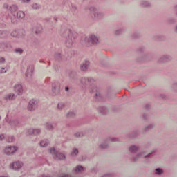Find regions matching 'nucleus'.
<instances>
[{"instance_id": "nucleus-1", "label": "nucleus", "mask_w": 177, "mask_h": 177, "mask_svg": "<svg viewBox=\"0 0 177 177\" xmlns=\"http://www.w3.org/2000/svg\"><path fill=\"white\" fill-rule=\"evenodd\" d=\"M158 150L157 149H153L150 153H149L147 155L143 156L145 154V152H139L136 156H133L132 158H130L131 162H138L139 161V159L145 158L146 162H150V160L153 158V157H156V153H157Z\"/></svg>"}, {"instance_id": "nucleus-2", "label": "nucleus", "mask_w": 177, "mask_h": 177, "mask_svg": "<svg viewBox=\"0 0 177 177\" xmlns=\"http://www.w3.org/2000/svg\"><path fill=\"white\" fill-rule=\"evenodd\" d=\"M61 37L65 38L66 46L67 48H71L73 45H74V41H75V35L73 34V31H71L69 28H65L61 32Z\"/></svg>"}, {"instance_id": "nucleus-3", "label": "nucleus", "mask_w": 177, "mask_h": 177, "mask_svg": "<svg viewBox=\"0 0 177 177\" xmlns=\"http://www.w3.org/2000/svg\"><path fill=\"white\" fill-rule=\"evenodd\" d=\"M90 92L91 93H94V96H93L94 102H96V103H100L102 102H104V97H103V95H102V93L100 92V88H99L97 86H93L90 90Z\"/></svg>"}, {"instance_id": "nucleus-4", "label": "nucleus", "mask_w": 177, "mask_h": 177, "mask_svg": "<svg viewBox=\"0 0 177 177\" xmlns=\"http://www.w3.org/2000/svg\"><path fill=\"white\" fill-rule=\"evenodd\" d=\"M119 139L117 138H107L103 140L102 142H100L98 145V149L99 150H101V151H103L104 150H107V148L109 147L110 143L111 142H118Z\"/></svg>"}, {"instance_id": "nucleus-5", "label": "nucleus", "mask_w": 177, "mask_h": 177, "mask_svg": "<svg viewBox=\"0 0 177 177\" xmlns=\"http://www.w3.org/2000/svg\"><path fill=\"white\" fill-rule=\"evenodd\" d=\"M151 59H153V56H151V54L147 53L138 57L136 61L137 63H140V64H142V63H147L150 62Z\"/></svg>"}, {"instance_id": "nucleus-6", "label": "nucleus", "mask_w": 177, "mask_h": 177, "mask_svg": "<svg viewBox=\"0 0 177 177\" xmlns=\"http://www.w3.org/2000/svg\"><path fill=\"white\" fill-rule=\"evenodd\" d=\"M61 84L59 82L54 81L51 84V94L53 96H57L60 94Z\"/></svg>"}, {"instance_id": "nucleus-7", "label": "nucleus", "mask_w": 177, "mask_h": 177, "mask_svg": "<svg viewBox=\"0 0 177 177\" xmlns=\"http://www.w3.org/2000/svg\"><path fill=\"white\" fill-rule=\"evenodd\" d=\"M88 10H90L92 17H95V19H102L104 17V12L102 11H97V9L95 7H89Z\"/></svg>"}, {"instance_id": "nucleus-8", "label": "nucleus", "mask_w": 177, "mask_h": 177, "mask_svg": "<svg viewBox=\"0 0 177 177\" xmlns=\"http://www.w3.org/2000/svg\"><path fill=\"white\" fill-rule=\"evenodd\" d=\"M50 153L53 156L55 160H66V155L58 152L57 151H56V149H55V148H51L50 150Z\"/></svg>"}, {"instance_id": "nucleus-9", "label": "nucleus", "mask_w": 177, "mask_h": 177, "mask_svg": "<svg viewBox=\"0 0 177 177\" xmlns=\"http://www.w3.org/2000/svg\"><path fill=\"white\" fill-rule=\"evenodd\" d=\"M173 59L174 58L170 55H163L158 59V63H159V64H165L172 62Z\"/></svg>"}, {"instance_id": "nucleus-10", "label": "nucleus", "mask_w": 177, "mask_h": 177, "mask_svg": "<svg viewBox=\"0 0 177 177\" xmlns=\"http://www.w3.org/2000/svg\"><path fill=\"white\" fill-rule=\"evenodd\" d=\"M34 73V66L30 65L27 68L26 73L25 74L26 81L31 82L32 81V73Z\"/></svg>"}, {"instance_id": "nucleus-11", "label": "nucleus", "mask_w": 177, "mask_h": 177, "mask_svg": "<svg viewBox=\"0 0 177 177\" xmlns=\"http://www.w3.org/2000/svg\"><path fill=\"white\" fill-rule=\"evenodd\" d=\"M3 8L5 9H7V10H10V12H11L14 17H16V13H17V9H18L17 6L16 5L9 6L8 5V3H4Z\"/></svg>"}, {"instance_id": "nucleus-12", "label": "nucleus", "mask_w": 177, "mask_h": 177, "mask_svg": "<svg viewBox=\"0 0 177 177\" xmlns=\"http://www.w3.org/2000/svg\"><path fill=\"white\" fill-rule=\"evenodd\" d=\"M17 150H19V148H17V147L10 146V147H6V149L4 150V153L7 156H13V154H15V153H16V151H17Z\"/></svg>"}, {"instance_id": "nucleus-13", "label": "nucleus", "mask_w": 177, "mask_h": 177, "mask_svg": "<svg viewBox=\"0 0 177 177\" xmlns=\"http://www.w3.org/2000/svg\"><path fill=\"white\" fill-rule=\"evenodd\" d=\"M80 81L82 85L86 86L88 85H92L95 82V79L92 77H82Z\"/></svg>"}, {"instance_id": "nucleus-14", "label": "nucleus", "mask_w": 177, "mask_h": 177, "mask_svg": "<svg viewBox=\"0 0 177 177\" xmlns=\"http://www.w3.org/2000/svg\"><path fill=\"white\" fill-rule=\"evenodd\" d=\"M71 58V57H66V56L62 55V53H60L59 52H56L54 54V59L57 62H64L66 60H68Z\"/></svg>"}, {"instance_id": "nucleus-15", "label": "nucleus", "mask_w": 177, "mask_h": 177, "mask_svg": "<svg viewBox=\"0 0 177 177\" xmlns=\"http://www.w3.org/2000/svg\"><path fill=\"white\" fill-rule=\"evenodd\" d=\"M38 108V101L35 100H30L28 104V110L29 111H34L36 109Z\"/></svg>"}, {"instance_id": "nucleus-16", "label": "nucleus", "mask_w": 177, "mask_h": 177, "mask_svg": "<svg viewBox=\"0 0 177 177\" xmlns=\"http://www.w3.org/2000/svg\"><path fill=\"white\" fill-rule=\"evenodd\" d=\"M155 127H156V123L150 122L148 124L145 125L142 129V133H147V132H150V131H151V129H154Z\"/></svg>"}, {"instance_id": "nucleus-17", "label": "nucleus", "mask_w": 177, "mask_h": 177, "mask_svg": "<svg viewBox=\"0 0 177 177\" xmlns=\"http://www.w3.org/2000/svg\"><path fill=\"white\" fill-rule=\"evenodd\" d=\"M152 39L156 42H163L167 39V36L161 34H156L152 37Z\"/></svg>"}, {"instance_id": "nucleus-18", "label": "nucleus", "mask_w": 177, "mask_h": 177, "mask_svg": "<svg viewBox=\"0 0 177 177\" xmlns=\"http://www.w3.org/2000/svg\"><path fill=\"white\" fill-rule=\"evenodd\" d=\"M91 62L88 60H85L83 63L80 65V71H83L84 73H86L89 69V65Z\"/></svg>"}, {"instance_id": "nucleus-19", "label": "nucleus", "mask_w": 177, "mask_h": 177, "mask_svg": "<svg viewBox=\"0 0 177 177\" xmlns=\"http://www.w3.org/2000/svg\"><path fill=\"white\" fill-rule=\"evenodd\" d=\"M139 135H140V131L135 130L133 131L131 133L127 134L126 136V138H127L128 139H136V138H138Z\"/></svg>"}, {"instance_id": "nucleus-20", "label": "nucleus", "mask_w": 177, "mask_h": 177, "mask_svg": "<svg viewBox=\"0 0 177 177\" xmlns=\"http://www.w3.org/2000/svg\"><path fill=\"white\" fill-rule=\"evenodd\" d=\"M88 42L92 45H97L99 44V37L95 35H91L88 37Z\"/></svg>"}, {"instance_id": "nucleus-21", "label": "nucleus", "mask_w": 177, "mask_h": 177, "mask_svg": "<svg viewBox=\"0 0 177 177\" xmlns=\"http://www.w3.org/2000/svg\"><path fill=\"white\" fill-rule=\"evenodd\" d=\"M97 111L102 115H107L109 114V108L106 106H100L97 108Z\"/></svg>"}, {"instance_id": "nucleus-22", "label": "nucleus", "mask_w": 177, "mask_h": 177, "mask_svg": "<svg viewBox=\"0 0 177 177\" xmlns=\"http://www.w3.org/2000/svg\"><path fill=\"white\" fill-rule=\"evenodd\" d=\"M10 167L15 171H17V170L20 169V168H21V167H23V162H21L20 161L14 162L10 165Z\"/></svg>"}, {"instance_id": "nucleus-23", "label": "nucleus", "mask_w": 177, "mask_h": 177, "mask_svg": "<svg viewBox=\"0 0 177 177\" xmlns=\"http://www.w3.org/2000/svg\"><path fill=\"white\" fill-rule=\"evenodd\" d=\"M140 6L146 9H150L152 5L148 0H141L140 2Z\"/></svg>"}, {"instance_id": "nucleus-24", "label": "nucleus", "mask_w": 177, "mask_h": 177, "mask_svg": "<svg viewBox=\"0 0 177 177\" xmlns=\"http://www.w3.org/2000/svg\"><path fill=\"white\" fill-rule=\"evenodd\" d=\"M139 149L140 147L136 145H132L129 147V151L131 153V154H136L138 151H139Z\"/></svg>"}, {"instance_id": "nucleus-25", "label": "nucleus", "mask_w": 177, "mask_h": 177, "mask_svg": "<svg viewBox=\"0 0 177 177\" xmlns=\"http://www.w3.org/2000/svg\"><path fill=\"white\" fill-rule=\"evenodd\" d=\"M14 91L15 93H17L19 95H23V86L21 84H17L14 87Z\"/></svg>"}, {"instance_id": "nucleus-26", "label": "nucleus", "mask_w": 177, "mask_h": 177, "mask_svg": "<svg viewBox=\"0 0 177 177\" xmlns=\"http://www.w3.org/2000/svg\"><path fill=\"white\" fill-rule=\"evenodd\" d=\"M69 78L72 82H75L78 80V74L75 71H71L69 73Z\"/></svg>"}, {"instance_id": "nucleus-27", "label": "nucleus", "mask_w": 177, "mask_h": 177, "mask_svg": "<svg viewBox=\"0 0 177 177\" xmlns=\"http://www.w3.org/2000/svg\"><path fill=\"white\" fill-rule=\"evenodd\" d=\"M10 125L11 127H14L15 128H20V127L21 126L19 120H17V119L10 120Z\"/></svg>"}, {"instance_id": "nucleus-28", "label": "nucleus", "mask_w": 177, "mask_h": 177, "mask_svg": "<svg viewBox=\"0 0 177 177\" xmlns=\"http://www.w3.org/2000/svg\"><path fill=\"white\" fill-rule=\"evenodd\" d=\"M85 171V167L81 165H78L74 169L75 174H81V172H84Z\"/></svg>"}, {"instance_id": "nucleus-29", "label": "nucleus", "mask_w": 177, "mask_h": 177, "mask_svg": "<svg viewBox=\"0 0 177 177\" xmlns=\"http://www.w3.org/2000/svg\"><path fill=\"white\" fill-rule=\"evenodd\" d=\"M166 23L167 24H169L170 26H172V24H176L177 21H176V18L171 17H169Z\"/></svg>"}, {"instance_id": "nucleus-30", "label": "nucleus", "mask_w": 177, "mask_h": 177, "mask_svg": "<svg viewBox=\"0 0 177 177\" xmlns=\"http://www.w3.org/2000/svg\"><path fill=\"white\" fill-rule=\"evenodd\" d=\"M28 133L29 135H39L41 133V129H29Z\"/></svg>"}, {"instance_id": "nucleus-31", "label": "nucleus", "mask_w": 177, "mask_h": 177, "mask_svg": "<svg viewBox=\"0 0 177 177\" xmlns=\"http://www.w3.org/2000/svg\"><path fill=\"white\" fill-rule=\"evenodd\" d=\"M16 99V95L13 93H10L4 97V100H15Z\"/></svg>"}, {"instance_id": "nucleus-32", "label": "nucleus", "mask_w": 177, "mask_h": 177, "mask_svg": "<svg viewBox=\"0 0 177 177\" xmlns=\"http://www.w3.org/2000/svg\"><path fill=\"white\" fill-rule=\"evenodd\" d=\"M25 16H26V15L24 14V12H23V11H18L15 14V17H17V19H19V20H21V19H24Z\"/></svg>"}, {"instance_id": "nucleus-33", "label": "nucleus", "mask_w": 177, "mask_h": 177, "mask_svg": "<svg viewBox=\"0 0 177 177\" xmlns=\"http://www.w3.org/2000/svg\"><path fill=\"white\" fill-rule=\"evenodd\" d=\"M164 174V169L158 167L154 170V175L161 176Z\"/></svg>"}, {"instance_id": "nucleus-34", "label": "nucleus", "mask_w": 177, "mask_h": 177, "mask_svg": "<svg viewBox=\"0 0 177 177\" xmlns=\"http://www.w3.org/2000/svg\"><path fill=\"white\" fill-rule=\"evenodd\" d=\"M49 143H50L49 140L44 139L40 142V146L41 147H46L48 146Z\"/></svg>"}, {"instance_id": "nucleus-35", "label": "nucleus", "mask_w": 177, "mask_h": 177, "mask_svg": "<svg viewBox=\"0 0 177 177\" xmlns=\"http://www.w3.org/2000/svg\"><path fill=\"white\" fill-rule=\"evenodd\" d=\"M78 153H80L78 149L73 147L72 151L71 152V157H77V156H78Z\"/></svg>"}, {"instance_id": "nucleus-36", "label": "nucleus", "mask_w": 177, "mask_h": 177, "mask_svg": "<svg viewBox=\"0 0 177 177\" xmlns=\"http://www.w3.org/2000/svg\"><path fill=\"white\" fill-rule=\"evenodd\" d=\"M32 46H33V48H38V46H39V41L38 39H33L32 41Z\"/></svg>"}, {"instance_id": "nucleus-37", "label": "nucleus", "mask_w": 177, "mask_h": 177, "mask_svg": "<svg viewBox=\"0 0 177 177\" xmlns=\"http://www.w3.org/2000/svg\"><path fill=\"white\" fill-rule=\"evenodd\" d=\"M76 115V113L74 111H70L66 113V118H74Z\"/></svg>"}, {"instance_id": "nucleus-38", "label": "nucleus", "mask_w": 177, "mask_h": 177, "mask_svg": "<svg viewBox=\"0 0 177 177\" xmlns=\"http://www.w3.org/2000/svg\"><path fill=\"white\" fill-rule=\"evenodd\" d=\"M17 31L18 34V38H21V37H24L26 31H24L23 29H17Z\"/></svg>"}, {"instance_id": "nucleus-39", "label": "nucleus", "mask_w": 177, "mask_h": 177, "mask_svg": "<svg viewBox=\"0 0 177 177\" xmlns=\"http://www.w3.org/2000/svg\"><path fill=\"white\" fill-rule=\"evenodd\" d=\"M171 89L173 91V92L177 93V81L173 82L171 86Z\"/></svg>"}, {"instance_id": "nucleus-40", "label": "nucleus", "mask_w": 177, "mask_h": 177, "mask_svg": "<svg viewBox=\"0 0 177 177\" xmlns=\"http://www.w3.org/2000/svg\"><path fill=\"white\" fill-rule=\"evenodd\" d=\"M45 128L46 129H48V131H53V129H55V127H53L52 123H49V122H47L45 124Z\"/></svg>"}, {"instance_id": "nucleus-41", "label": "nucleus", "mask_w": 177, "mask_h": 177, "mask_svg": "<svg viewBox=\"0 0 177 177\" xmlns=\"http://www.w3.org/2000/svg\"><path fill=\"white\" fill-rule=\"evenodd\" d=\"M131 38L133 39H138V38H140V33L138 31L133 32Z\"/></svg>"}, {"instance_id": "nucleus-42", "label": "nucleus", "mask_w": 177, "mask_h": 177, "mask_svg": "<svg viewBox=\"0 0 177 177\" xmlns=\"http://www.w3.org/2000/svg\"><path fill=\"white\" fill-rule=\"evenodd\" d=\"M73 136H75V138H84V136H85V133L83 132H77L73 134Z\"/></svg>"}, {"instance_id": "nucleus-43", "label": "nucleus", "mask_w": 177, "mask_h": 177, "mask_svg": "<svg viewBox=\"0 0 177 177\" xmlns=\"http://www.w3.org/2000/svg\"><path fill=\"white\" fill-rule=\"evenodd\" d=\"M144 110H146L147 111H150L151 110V104L147 103L144 106Z\"/></svg>"}, {"instance_id": "nucleus-44", "label": "nucleus", "mask_w": 177, "mask_h": 177, "mask_svg": "<svg viewBox=\"0 0 177 177\" xmlns=\"http://www.w3.org/2000/svg\"><path fill=\"white\" fill-rule=\"evenodd\" d=\"M64 107H66V104H64V102H59L57 104L58 110H63Z\"/></svg>"}, {"instance_id": "nucleus-45", "label": "nucleus", "mask_w": 177, "mask_h": 177, "mask_svg": "<svg viewBox=\"0 0 177 177\" xmlns=\"http://www.w3.org/2000/svg\"><path fill=\"white\" fill-rule=\"evenodd\" d=\"M14 52L15 53H17L18 55H23V53L24 52V50L22 48H17L14 50Z\"/></svg>"}, {"instance_id": "nucleus-46", "label": "nucleus", "mask_w": 177, "mask_h": 177, "mask_svg": "<svg viewBox=\"0 0 177 177\" xmlns=\"http://www.w3.org/2000/svg\"><path fill=\"white\" fill-rule=\"evenodd\" d=\"M146 48L145 46H140L137 48V52L139 53H145Z\"/></svg>"}, {"instance_id": "nucleus-47", "label": "nucleus", "mask_w": 177, "mask_h": 177, "mask_svg": "<svg viewBox=\"0 0 177 177\" xmlns=\"http://www.w3.org/2000/svg\"><path fill=\"white\" fill-rule=\"evenodd\" d=\"M15 140H16V138H15V136H10L8 138L7 142H8V143H13V142H15Z\"/></svg>"}, {"instance_id": "nucleus-48", "label": "nucleus", "mask_w": 177, "mask_h": 177, "mask_svg": "<svg viewBox=\"0 0 177 177\" xmlns=\"http://www.w3.org/2000/svg\"><path fill=\"white\" fill-rule=\"evenodd\" d=\"M149 117H150V114H149L147 113H143L142 116L144 121H147L149 120Z\"/></svg>"}, {"instance_id": "nucleus-49", "label": "nucleus", "mask_w": 177, "mask_h": 177, "mask_svg": "<svg viewBox=\"0 0 177 177\" xmlns=\"http://www.w3.org/2000/svg\"><path fill=\"white\" fill-rule=\"evenodd\" d=\"M32 9L37 10L38 9H41V8H42V6H41V5H39L38 3H33L32 5Z\"/></svg>"}, {"instance_id": "nucleus-50", "label": "nucleus", "mask_w": 177, "mask_h": 177, "mask_svg": "<svg viewBox=\"0 0 177 177\" xmlns=\"http://www.w3.org/2000/svg\"><path fill=\"white\" fill-rule=\"evenodd\" d=\"M11 37H13L14 38H19L18 33H17V29L13 30L11 32Z\"/></svg>"}, {"instance_id": "nucleus-51", "label": "nucleus", "mask_w": 177, "mask_h": 177, "mask_svg": "<svg viewBox=\"0 0 177 177\" xmlns=\"http://www.w3.org/2000/svg\"><path fill=\"white\" fill-rule=\"evenodd\" d=\"M71 10L73 13V15H75L77 13V6L72 4L71 8Z\"/></svg>"}, {"instance_id": "nucleus-52", "label": "nucleus", "mask_w": 177, "mask_h": 177, "mask_svg": "<svg viewBox=\"0 0 177 177\" xmlns=\"http://www.w3.org/2000/svg\"><path fill=\"white\" fill-rule=\"evenodd\" d=\"M42 31V27L39 26L36 27V30H35V34H39Z\"/></svg>"}, {"instance_id": "nucleus-53", "label": "nucleus", "mask_w": 177, "mask_h": 177, "mask_svg": "<svg viewBox=\"0 0 177 177\" xmlns=\"http://www.w3.org/2000/svg\"><path fill=\"white\" fill-rule=\"evenodd\" d=\"M122 31H123L122 28H119L115 31V35H121L122 34Z\"/></svg>"}, {"instance_id": "nucleus-54", "label": "nucleus", "mask_w": 177, "mask_h": 177, "mask_svg": "<svg viewBox=\"0 0 177 177\" xmlns=\"http://www.w3.org/2000/svg\"><path fill=\"white\" fill-rule=\"evenodd\" d=\"M0 46H3V48H10V43H2L0 44Z\"/></svg>"}, {"instance_id": "nucleus-55", "label": "nucleus", "mask_w": 177, "mask_h": 177, "mask_svg": "<svg viewBox=\"0 0 177 177\" xmlns=\"http://www.w3.org/2000/svg\"><path fill=\"white\" fill-rule=\"evenodd\" d=\"M6 37V32L0 30V38H5Z\"/></svg>"}, {"instance_id": "nucleus-56", "label": "nucleus", "mask_w": 177, "mask_h": 177, "mask_svg": "<svg viewBox=\"0 0 177 177\" xmlns=\"http://www.w3.org/2000/svg\"><path fill=\"white\" fill-rule=\"evenodd\" d=\"M160 99H162V100H167V99H168L165 94H160Z\"/></svg>"}, {"instance_id": "nucleus-57", "label": "nucleus", "mask_w": 177, "mask_h": 177, "mask_svg": "<svg viewBox=\"0 0 177 177\" xmlns=\"http://www.w3.org/2000/svg\"><path fill=\"white\" fill-rule=\"evenodd\" d=\"M57 177H72L70 174H62L57 176Z\"/></svg>"}, {"instance_id": "nucleus-58", "label": "nucleus", "mask_w": 177, "mask_h": 177, "mask_svg": "<svg viewBox=\"0 0 177 177\" xmlns=\"http://www.w3.org/2000/svg\"><path fill=\"white\" fill-rule=\"evenodd\" d=\"M102 177H114V174H104V175L102 176Z\"/></svg>"}, {"instance_id": "nucleus-59", "label": "nucleus", "mask_w": 177, "mask_h": 177, "mask_svg": "<svg viewBox=\"0 0 177 177\" xmlns=\"http://www.w3.org/2000/svg\"><path fill=\"white\" fill-rule=\"evenodd\" d=\"M5 120H6V122H8V124H10V120H9V115H6Z\"/></svg>"}, {"instance_id": "nucleus-60", "label": "nucleus", "mask_w": 177, "mask_h": 177, "mask_svg": "<svg viewBox=\"0 0 177 177\" xmlns=\"http://www.w3.org/2000/svg\"><path fill=\"white\" fill-rule=\"evenodd\" d=\"M0 63H2L3 64L5 63V57H0Z\"/></svg>"}, {"instance_id": "nucleus-61", "label": "nucleus", "mask_w": 177, "mask_h": 177, "mask_svg": "<svg viewBox=\"0 0 177 177\" xmlns=\"http://www.w3.org/2000/svg\"><path fill=\"white\" fill-rule=\"evenodd\" d=\"M23 3H28L30 2H31V0H21Z\"/></svg>"}, {"instance_id": "nucleus-62", "label": "nucleus", "mask_w": 177, "mask_h": 177, "mask_svg": "<svg viewBox=\"0 0 177 177\" xmlns=\"http://www.w3.org/2000/svg\"><path fill=\"white\" fill-rule=\"evenodd\" d=\"M174 31L175 34H177V24H176L174 26Z\"/></svg>"}, {"instance_id": "nucleus-63", "label": "nucleus", "mask_w": 177, "mask_h": 177, "mask_svg": "<svg viewBox=\"0 0 177 177\" xmlns=\"http://www.w3.org/2000/svg\"><path fill=\"white\" fill-rule=\"evenodd\" d=\"M3 139H5V136L3 134L0 135V140H3Z\"/></svg>"}, {"instance_id": "nucleus-64", "label": "nucleus", "mask_w": 177, "mask_h": 177, "mask_svg": "<svg viewBox=\"0 0 177 177\" xmlns=\"http://www.w3.org/2000/svg\"><path fill=\"white\" fill-rule=\"evenodd\" d=\"M0 73H6V71H5V68H1V70L0 71Z\"/></svg>"}]
</instances>
